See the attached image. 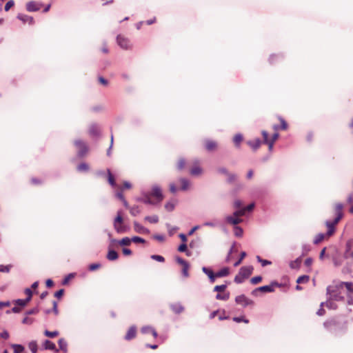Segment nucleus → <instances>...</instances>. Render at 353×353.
Here are the masks:
<instances>
[{
	"mask_svg": "<svg viewBox=\"0 0 353 353\" xmlns=\"http://www.w3.org/2000/svg\"><path fill=\"white\" fill-rule=\"evenodd\" d=\"M170 307L172 312L177 314H181L184 311V307L181 303H174L171 305Z\"/></svg>",
	"mask_w": 353,
	"mask_h": 353,
	"instance_id": "obj_20",
	"label": "nucleus"
},
{
	"mask_svg": "<svg viewBox=\"0 0 353 353\" xmlns=\"http://www.w3.org/2000/svg\"><path fill=\"white\" fill-rule=\"evenodd\" d=\"M29 302V301H27V299H17L16 301H15V303L17 305H19L21 307H24L27 305V303Z\"/></svg>",
	"mask_w": 353,
	"mask_h": 353,
	"instance_id": "obj_47",
	"label": "nucleus"
},
{
	"mask_svg": "<svg viewBox=\"0 0 353 353\" xmlns=\"http://www.w3.org/2000/svg\"><path fill=\"white\" fill-rule=\"evenodd\" d=\"M131 242H132L131 239H130L128 237H124L119 241V243L120 245L128 246L130 245Z\"/></svg>",
	"mask_w": 353,
	"mask_h": 353,
	"instance_id": "obj_38",
	"label": "nucleus"
},
{
	"mask_svg": "<svg viewBox=\"0 0 353 353\" xmlns=\"http://www.w3.org/2000/svg\"><path fill=\"white\" fill-rule=\"evenodd\" d=\"M14 353H22L24 350V347L21 345L12 344L11 345Z\"/></svg>",
	"mask_w": 353,
	"mask_h": 353,
	"instance_id": "obj_28",
	"label": "nucleus"
},
{
	"mask_svg": "<svg viewBox=\"0 0 353 353\" xmlns=\"http://www.w3.org/2000/svg\"><path fill=\"white\" fill-rule=\"evenodd\" d=\"M202 270H203V272L206 275H208V277H209V276H212V275L214 274V272H213V271H212V270H210V269H209V268H205V267H203V268H202Z\"/></svg>",
	"mask_w": 353,
	"mask_h": 353,
	"instance_id": "obj_59",
	"label": "nucleus"
},
{
	"mask_svg": "<svg viewBox=\"0 0 353 353\" xmlns=\"http://www.w3.org/2000/svg\"><path fill=\"white\" fill-rule=\"evenodd\" d=\"M343 208L344 205L341 203H336L333 205L332 212L334 216L333 220H328L325 221V225L327 227L326 234L320 233L318 234L314 239V243L319 244L322 242L326 236H331L335 232V227L343 216Z\"/></svg>",
	"mask_w": 353,
	"mask_h": 353,
	"instance_id": "obj_2",
	"label": "nucleus"
},
{
	"mask_svg": "<svg viewBox=\"0 0 353 353\" xmlns=\"http://www.w3.org/2000/svg\"><path fill=\"white\" fill-rule=\"evenodd\" d=\"M310 281V276L307 275H303L299 276L297 280L296 283H307Z\"/></svg>",
	"mask_w": 353,
	"mask_h": 353,
	"instance_id": "obj_32",
	"label": "nucleus"
},
{
	"mask_svg": "<svg viewBox=\"0 0 353 353\" xmlns=\"http://www.w3.org/2000/svg\"><path fill=\"white\" fill-rule=\"evenodd\" d=\"M151 258L155 261H159V262H164L165 261L164 257L161 255L153 254L151 256Z\"/></svg>",
	"mask_w": 353,
	"mask_h": 353,
	"instance_id": "obj_50",
	"label": "nucleus"
},
{
	"mask_svg": "<svg viewBox=\"0 0 353 353\" xmlns=\"http://www.w3.org/2000/svg\"><path fill=\"white\" fill-rule=\"evenodd\" d=\"M141 332L143 334H152L154 338H157L158 336L157 331L152 326H143L141 327Z\"/></svg>",
	"mask_w": 353,
	"mask_h": 353,
	"instance_id": "obj_15",
	"label": "nucleus"
},
{
	"mask_svg": "<svg viewBox=\"0 0 353 353\" xmlns=\"http://www.w3.org/2000/svg\"><path fill=\"white\" fill-rule=\"evenodd\" d=\"M234 234L236 236H241L243 234V230L239 226L234 227Z\"/></svg>",
	"mask_w": 353,
	"mask_h": 353,
	"instance_id": "obj_52",
	"label": "nucleus"
},
{
	"mask_svg": "<svg viewBox=\"0 0 353 353\" xmlns=\"http://www.w3.org/2000/svg\"><path fill=\"white\" fill-rule=\"evenodd\" d=\"M134 230L136 232L140 234H148L150 232L149 230L141 225L137 221H134L133 223Z\"/></svg>",
	"mask_w": 353,
	"mask_h": 353,
	"instance_id": "obj_18",
	"label": "nucleus"
},
{
	"mask_svg": "<svg viewBox=\"0 0 353 353\" xmlns=\"http://www.w3.org/2000/svg\"><path fill=\"white\" fill-rule=\"evenodd\" d=\"M34 321V319L32 318H29L28 316H26L23 321H22V323L23 324H27V325H31Z\"/></svg>",
	"mask_w": 353,
	"mask_h": 353,
	"instance_id": "obj_57",
	"label": "nucleus"
},
{
	"mask_svg": "<svg viewBox=\"0 0 353 353\" xmlns=\"http://www.w3.org/2000/svg\"><path fill=\"white\" fill-rule=\"evenodd\" d=\"M118 254L114 250H109L107 254V259L110 261H114L118 259Z\"/></svg>",
	"mask_w": 353,
	"mask_h": 353,
	"instance_id": "obj_25",
	"label": "nucleus"
},
{
	"mask_svg": "<svg viewBox=\"0 0 353 353\" xmlns=\"http://www.w3.org/2000/svg\"><path fill=\"white\" fill-rule=\"evenodd\" d=\"M185 166V161L184 159H180L177 163L176 167L179 170H183Z\"/></svg>",
	"mask_w": 353,
	"mask_h": 353,
	"instance_id": "obj_44",
	"label": "nucleus"
},
{
	"mask_svg": "<svg viewBox=\"0 0 353 353\" xmlns=\"http://www.w3.org/2000/svg\"><path fill=\"white\" fill-rule=\"evenodd\" d=\"M279 287L280 285L276 282H272L270 285H264L254 289L252 292L253 296H258L259 292L268 293L274 291V287Z\"/></svg>",
	"mask_w": 353,
	"mask_h": 353,
	"instance_id": "obj_6",
	"label": "nucleus"
},
{
	"mask_svg": "<svg viewBox=\"0 0 353 353\" xmlns=\"http://www.w3.org/2000/svg\"><path fill=\"white\" fill-rule=\"evenodd\" d=\"M227 286L226 285H216L214 288V291L216 292H224L226 289Z\"/></svg>",
	"mask_w": 353,
	"mask_h": 353,
	"instance_id": "obj_53",
	"label": "nucleus"
},
{
	"mask_svg": "<svg viewBox=\"0 0 353 353\" xmlns=\"http://www.w3.org/2000/svg\"><path fill=\"white\" fill-rule=\"evenodd\" d=\"M42 3L34 1H29L26 3V10L28 12H36L39 10L42 7Z\"/></svg>",
	"mask_w": 353,
	"mask_h": 353,
	"instance_id": "obj_13",
	"label": "nucleus"
},
{
	"mask_svg": "<svg viewBox=\"0 0 353 353\" xmlns=\"http://www.w3.org/2000/svg\"><path fill=\"white\" fill-rule=\"evenodd\" d=\"M261 134H262V137L263 138V143L268 145L269 150L271 151L273 148L274 142L279 138V134L277 132L274 133L271 138H269L268 133L265 130H263L261 132Z\"/></svg>",
	"mask_w": 353,
	"mask_h": 353,
	"instance_id": "obj_5",
	"label": "nucleus"
},
{
	"mask_svg": "<svg viewBox=\"0 0 353 353\" xmlns=\"http://www.w3.org/2000/svg\"><path fill=\"white\" fill-rule=\"evenodd\" d=\"M176 262L182 266V274L185 277L189 276L188 270L190 269L189 263L181 257L176 258Z\"/></svg>",
	"mask_w": 353,
	"mask_h": 353,
	"instance_id": "obj_12",
	"label": "nucleus"
},
{
	"mask_svg": "<svg viewBox=\"0 0 353 353\" xmlns=\"http://www.w3.org/2000/svg\"><path fill=\"white\" fill-rule=\"evenodd\" d=\"M254 268L252 266L242 267L234 277V282L236 283H243L245 279H248L252 273Z\"/></svg>",
	"mask_w": 353,
	"mask_h": 353,
	"instance_id": "obj_3",
	"label": "nucleus"
},
{
	"mask_svg": "<svg viewBox=\"0 0 353 353\" xmlns=\"http://www.w3.org/2000/svg\"><path fill=\"white\" fill-rule=\"evenodd\" d=\"M242 141H243V137L240 134H236L233 138V142L236 147H239Z\"/></svg>",
	"mask_w": 353,
	"mask_h": 353,
	"instance_id": "obj_26",
	"label": "nucleus"
},
{
	"mask_svg": "<svg viewBox=\"0 0 353 353\" xmlns=\"http://www.w3.org/2000/svg\"><path fill=\"white\" fill-rule=\"evenodd\" d=\"M63 293H64V290L61 289L55 292L54 296L59 299L63 295Z\"/></svg>",
	"mask_w": 353,
	"mask_h": 353,
	"instance_id": "obj_63",
	"label": "nucleus"
},
{
	"mask_svg": "<svg viewBox=\"0 0 353 353\" xmlns=\"http://www.w3.org/2000/svg\"><path fill=\"white\" fill-rule=\"evenodd\" d=\"M230 298V293L227 292L224 294H217L216 296V299L217 300H223L227 301Z\"/></svg>",
	"mask_w": 353,
	"mask_h": 353,
	"instance_id": "obj_40",
	"label": "nucleus"
},
{
	"mask_svg": "<svg viewBox=\"0 0 353 353\" xmlns=\"http://www.w3.org/2000/svg\"><path fill=\"white\" fill-rule=\"evenodd\" d=\"M130 212L132 216H135L141 213V210L139 206L134 205L130 208Z\"/></svg>",
	"mask_w": 353,
	"mask_h": 353,
	"instance_id": "obj_37",
	"label": "nucleus"
},
{
	"mask_svg": "<svg viewBox=\"0 0 353 353\" xmlns=\"http://www.w3.org/2000/svg\"><path fill=\"white\" fill-rule=\"evenodd\" d=\"M150 195L155 199L157 203H159L163 199L161 189L157 185L152 188Z\"/></svg>",
	"mask_w": 353,
	"mask_h": 353,
	"instance_id": "obj_11",
	"label": "nucleus"
},
{
	"mask_svg": "<svg viewBox=\"0 0 353 353\" xmlns=\"http://www.w3.org/2000/svg\"><path fill=\"white\" fill-rule=\"evenodd\" d=\"M257 260L259 262H260L261 263V265L263 267L267 265H270L272 263L271 261H268V260H265V259H262L260 256H257L256 257Z\"/></svg>",
	"mask_w": 353,
	"mask_h": 353,
	"instance_id": "obj_49",
	"label": "nucleus"
},
{
	"mask_svg": "<svg viewBox=\"0 0 353 353\" xmlns=\"http://www.w3.org/2000/svg\"><path fill=\"white\" fill-rule=\"evenodd\" d=\"M261 281H262V277L261 276H257L252 277L250 279V283L252 285H256V284L259 283Z\"/></svg>",
	"mask_w": 353,
	"mask_h": 353,
	"instance_id": "obj_45",
	"label": "nucleus"
},
{
	"mask_svg": "<svg viewBox=\"0 0 353 353\" xmlns=\"http://www.w3.org/2000/svg\"><path fill=\"white\" fill-rule=\"evenodd\" d=\"M350 245H351V243L350 242H347V244H346L347 250H346V252L345 253V257H347V258H348V257L353 258V251L352 252H350L349 251Z\"/></svg>",
	"mask_w": 353,
	"mask_h": 353,
	"instance_id": "obj_46",
	"label": "nucleus"
},
{
	"mask_svg": "<svg viewBox=\"0 0 353 353\" xmlns=\"http://www.w3.org/2000/svg\"><path fill=\"white\" fill-rule=\"evenodd\" d=\"M217 143L214 141L208 139L205 141V148L209 152L214 151L217 149Z\"/></svg>",
	"mask_w": 353,
	"mask_h": 353,
	"instance_id": "obj_17",
	"label": "nucleus"
},
{
	"mask_svg": "<svg viewBox=\"0 0 353 353\" xmlns=\"http://www.w3.org/2000/svg\"><path fill=\"white\" fill-rule=\"evenodd\" d=\"M216 274L218 278L226 276L230 274V269L228 268H223L216 272Z\"/></svg>",
	"mask_w": 353,
	"mask_h": 353,
	"instance_id": "obj_23",
	"label": "nucleus"
},
{
	"mask_svg": "<svg viewBox=\"0 0 353 353\" xmlns=\"http://www.w3.org/2000/svg\"><path fill=\"white\" fill-rule=\"evenodd\" d=\"M301 263V259L300 258L296 259V260L291 261L290 263V266L292 269H296L299 268Z\"/></svg>",
	"mask_w": 353,
	"mask_h": 353,
	"instance_id": "obj_33",
	"label": "nucleus"
},
{
	"mask_svg": "<svg viewBox=\"0 0 353 353\" xmlns=\"http://www.w3.org/2000/svg\"><path fill=\"white\" fill-rule=\"evenodd\" d=\"M131 241H132V242H134V243H144L145 242V239H143V238H141L139 236H134L131 239Z\"/></svg>",
	"mask_w": 353,
	"mask_h": 353,
	"instance_id": "obj_54",
	"label": "nucleus"
},
{
	"mask_svg": "<svg viewBox=\"0 0 353 353\" xmlns=\"http://www.w3.org/2000/svg\"><path fill=\"white\" fill-rule=\"evenodd\" d=\"M202 173V169L200 168L199 163L196 161L190 170V174L194 176L199 175Z\"/></svg>",
	"mask_w": 353,
	"mask_h": 353,
	"instance_id": "obj_21",
	"label": "nucleus"
},
{
	"mask_svg": "<svg viewBox=\"0 0 353 353\" xmlns=\"http://www.w3.org/2000/svg\"><path fill=\"white\" fill-rule=\"evenodd\" d=\"M233 320L235 322L240 323V322H244L245 323H248L249 321L248 319H244L243 316L241 317H234Z\"/></svg>",
	"mask_w": 353,
	"mask_h": 353,
	"instance_id": "obj_60",
	"label": "nucleus"
},
{
	"mask_svg": "<svg viewBox=\"0 0 353 353\" xmlns=\"http://www.w3.org/2000/svg\"><path fill=\"white\" fill-rule=\"evenodd\" d=\"M235 302L237 304L241 305L243 307L254 305V301L250 299L249 298H248L247 296H245L244 294L237 296L235 298Z\"/></svg>",
	"mask_w": 353,
	"mask_h": 353,
	"instance_id": "obj_8",
	"label": "nucleus"
},
{
	"mask_svg": "<svg viewBox=\"0 0 353 353\" xmlns=\"http://www.w3.org/2000/svg\"><path fill=\"white\" fill-rule=\"evenodd\" d=\"M248 144L254 150H256L258 149L261 144V141L259 139H254L253 141H248Z\"/></svg>",
	"mask_w": 353,
	"mask_h": 353,
	"instance_id": "obj_22",
	"label": "nucleus"
},
{
	"mask_svg": "<svg viewBox=\"0 0 353 353\" xmlns=\"http://www.w3.org/2000/svg\"><path fill=\"white\" fill-rule=\"evenodd\" d=\"M246 253L245 252H242L241 253V256L239 259L234 264L235 267L239 265L241 263L242 260L245 257Z\"/></svg>",
	"mask_w": 353,
	"mask_h": 353,
	"instance_id": "obj_55",
	"label": "nucleus"
},
{
	"mask_svg": "<svg viewBox=\"0 0 353 353\" xmlns=\"http://www.w3.org/2000/svg\"><path fill=\"white\" fill-rule=\"evenodd\" d=\"M324 326L328 330H332L333 327H340L341 322L339 317H333L327 320L324 323Z\"/></svg>",
	"mask_w": 353,
	"mask_h": 353,
	"instance_id": "obj_10",
	"label": "nucleus"
},
{
	"mask_svg": "<svg viewBox=\"0 0 353 353\" xmlns=\"http://www.w3.org/2000/svg\"><path fill=\"white\" fill-rule=\"evenodd\" d=\"M327 293L330 298L336 301L345 298L349 303H352L353 296V283L352 282H333L327 288Z\"/></svg>",
	"mask_w": 353,
	"mask_h": 353,
	"instance_id": "obj_1",
	"label": "nucleus"
},
{
	"mask_svg": "<svg viewBox=\"0 0 353 353\" xmlns=\"http://www.w3.org/2000/svg\"><path fill=\"white\" fill-rule=\"evenodd\" d=\"M100 267H101L100 263H92L89 265L88 269L90 271H94V270L99 269Z\"/></svg>",
	"mask_w": 353,
	"mask_h": 353,
	"instance_id": "obj_56",
	"label": "nucleus"
},
{
	"mask_svg": "<svg viewBox=\"0 0 353 353\" xmlns=\"http://www.w3.org/2000/svg\"><path fill=\"white\" fill-rule=\"evenodd\" d=\"M143 202L145 204H152L154 205L157 203L156 201L152 200V196L150 195V194H148L145 196V197L143 199Z\"/></svg>",
	"mask_w": 353,
	"mask_h": 353,
	"instance_id": "obj_29",
	"label": "nucleus"
},
{
	"mask_svg": "<svg viewBox=\"0 0 353 353\" xmlns=\"http://www.w3.org/2000/svg\"><path fill=\"white\" fill-rule=\"evenodd\" d=\"M14 1L13 0L8 1L5 6V8H4L6 12L8 11L12 7L14 6Z\"/></svg>",
	"mask_w": 353,
	"mask_h": 353,
	"instance_id": "obj_51",
	"label": "nucleus"
},
{
	"mask_svg": "<svg viewBox=\"0 0 353 353\" xmlns=\"http://www.w3.org/2000/svg\"><path fill=\"white\" fill-rule=\"evenodd\" d=\"M77 169L80 172H85L89 170V165L85 163H82L78 165Z\"/></svg>",
	"mask_w": 353,
	"mask_h": 353,
	"instance_id": "obj_41",
	"label": "nucleus"
},
{
	"mask_svg": "<svg viewBox=\"0 0 353 353\" xmlns=\"http://www.w3.org/2000/svg\"><path fill=\"white\" fill-rule=\"evenodd\" d=\"M114 228L117 233H123L128 230L127 226L123 224L121 212L119 211L114 220Z\"/></svg>",
	"mask_w": 353,
	"mask_h": 353,
	"instance_id": "obj_4",
	"label": "nucleus"
},
{
	"mask_svg": "<svg viewBox=\"0 0 353 353\" xmlns=\"http://www.w3.org/2000/svg\"><path fill=\"white\" fill-rule=\"evenodd\" d=\"M25 294L27 295V298H26L27 301H30L31 300L32 296V292L31 291L30 289L26 288L25 290Z\"/></svg>",
	"mask_w": 353,
	"mask_h": 353,
	"instance_id": "obj_58",
	"label": "nucleus"
},
{
	"mask_svg": "<svg viewBox=\"0 0 353 353\" xmlns=\"http://www.w3.org/2000/svg\"><path fill=\"white\" fill-rule=\"evenodd\" d=\"M74 144L77 150V155L80 157H84L88 152V146L85 142L82 140H75Z\"/></svg>",
	"mask_w": 353,
	"mask_h": 353,
	"instance_id": "obj_7",
	"label": "nucleus"
},
{
	"mask_svg": "<svg viewBox=\"0 0 353 353\" xmlns=\"http://www.w3.org/2000/svg\"><path fill=\"white\" fill-rule=\"evenodd\" d=\"M180 182L181 183V189L182 190H187L188 189V188H189L190 182L187 179H185L184 178L180 179Z\"/></svg>",
	"mask_w": 353,
	"mask_h": 353,
	"instance_id": "obj_31",
	"label": "nucleus"
},
{
	"mask_svg": "<svg viewBox=\"0 0 353 353\" xmlns=\"http://www.w3.org/2000/svg\"><path fill=\"white\" fill-rule=\"evenodd\" d=\"M28 347L32 353H37V343L33 341L29 343Z\"/></svg>",
	"mask_w": 353,
	"mask_h": 353,
	"instance_id": "obj_36",
	"label": "nucleus"
},
{
	"mask_svg": "<svg viewBox=\"0 0 353 353\" xmlns=\"http://www.w3.org/2000/svg\"><path fill=\"white\" fill-rule=\"evenodd\" d=\"M136 336H137V327H136V326L132 325L128 329V330L125 336V339L127 341H130V340L134 339L136 337Z\"/></svg>",
	"mask_w": 353,
	"mask_h": 353,
	"instance_id": "obj_16",
	"label": "nucleus"
},
{
	"mask_svg": "<svg viewBox=\"0 0 353 353\" xmlns=\"http://www.w3.org/2000/svg\"><path fill=\"white\" fill-rule=\"evenodd\" d=\"M278 119L281 123L280 129L282 130H286L288 128L287 122L281 117H279Z\"/></svg>",
	"mask_w": 353,
	"mask_h": 353,
	"instance_id": "obj_34",
	"label": "nucleus"
},
{
	"mask_svg": "<svg viewBox=\"0 0 353 353\" xmlns=\"http://www.w3.org/2000/svg\"><path fill=\"white\" fill-rule=\"evenodd\" d=\"M278 59H279V57L277 55L272 54L270 57L269 61H270V63H274L276 61V60Z\"/></svg>",
	"mask_w": 353,
	"mask_h": 353,
	"instance_id": "obj_64",
	"label": "nucleus"
},
{
	"mask_svg": "<svg viewBox=\"0 0 353 353\" xmlns=\"http://www.w3.org/2000/svg\"><path fill=\"white\" fill-rule=\"evenodd\" d=\"M144 219L151 223H157L159 222V216L157 215L147 216Z\"/></svg>",
	"mask_w": 353,
	"mask_h": 353,
	"instance_id": "obj_27",
	"label": "nucleus"
},
{
	"mask_svg": "<svg viewBox=\"0 0 353 353\" xmlns=\"http://www.w3.org/2000/svg\"><path fill=\"white\" fill-rule=\"evenodd\" d=\"M108 179L109 183L112 186H115V185H116L115 179L110 170H108Z\"/></svg>",
	"mask_w": 353,
	"mask_h": 353,
	"instance_id": "obj_35",
	"label": "nucleus"
},
{
	"mask_svg": "<svg viewBox=\"0 0 353 353\" xmlns=\"http://www.w3.org/2000/svg\"><path fill=\"white\" fill-rule=\"evenodd\" d=\"M11 268H12L11 265H0V272H9Z\"/></svg>",
	"mask_w": 353,
	"mask_h": 353,
	"instance_id": "obj_48",
	"label": "nucleus"
},
{
	"mask_svg": "<svg viewBox=\"0 0 353 353\" xmlns=\"http://www.w3.org/2000/svg\"><path fill=\"white\" fill-rule=\"evenodd\" d=\"M246 209L245 208H241L239 210H236L234 212V216H244L246 213Z\"/></svg>",
	"mask_w": 353,
	"mask_h": 353,
	"instance_id": "obj_42",
	"label": "nucleus"
},
{
	"mask_svg": "<svg viewBox=\"0 0 353 353\" xmlns=\"http://www.w3.org/2000/svg\"><path fill=\"white\" fill-rule=\"evenodd\" d=\"M17 19L21 21L23 23H28L30 25H33L34 23V18L26 14H19L17 15Z\"/></svg>",
	"mask_w": 353,
	"mask_h": 353,
	"instance_id": "obj_14",
	"label": "nucleus"
},
{
	"mask_svg": "<svg viewBox=\"0 0 353 353\" xmlns=\"http://www.w3.org/2000/svg\"><path fill=\"white\" fill-rule=\"evenodd\" d=\"M44 334L49 338H54L59 335V332L58 331L51 332V331L46 330L44 332Z\"/></svg>",
	"mask_w": 353,
	"mask_h": 353,
	"instance_id": "obj_39",
	"label": "nucleus"
},
{
	"mask_svg": "<svg viewBox=\"0 0 353 353\" xmlns=\"http://www.w3.org/2000/svg\"><path fill=\"white\" fill-rule=\"evenodd\" d=\"M117 41L118 45L124 50H128L131 48L129 39L123 35L119 34L117 37Z\"/></svg>",
	"mask_w": 353,
	"mask_h": 353,
	"instance_id": "obj_9",
	"label": "nucleus"
},
{
	"mask_svg": "<svg viewBox=\"0 0 353 353\" xmlns=\"http://www.w3.org/2000/svg\"><path fill=\"white\" fill-rule=\"evenodd\" d=\"M178 251L180 252H184L187 251V245L185 243H183L178 248Z\"/></svg>",
	"mask_w": 353,
	"mask_h": 353,
	"instance_id": "obj_61",
	"label": "nucleus"
},
{
	"mask_svg": "<svg viewBox=\"0 0 353 353\" xmlns=\"http://www.w3.org/2000/svg\"><path fill=\"white\" fill-rule=\"evenodd\" d=\"M39 312V309L35 307L26 312L27 315L36 314Z\"/></svg>",
	"mask_w": 353,
	"mask_h": 353,
	"instance_id": "obj_62",
	"label": "nucleus"
},
{
	"mask_svg": "<svg viewBox=\"0 0 353 353\" xmlns=\"http://www.w3.org/2000/svg\"><path fill=\"white\" fill-rule=\"evenodd\" d=\"M174 206H175V203H173L172 201H169V202L165 203V210L167 211L171 212V211H172L174 209Z\"/></svg>",
	"mask_w": 353,
	"mask_h": 353,
	"instance_id": "obj_43",
	"label": "nucleus"
},
{
	"mask_svg": "<svg viewBox=\"0 0 353 353\" xmlns=\"http://www.w3.org/2000/svg\"><path fill=\"white\" fill-rule=\"evenodd\" d=\"M44 347L46 350H54L56 348L55 344L49 340H46L44 343Z\"/></svg>",
	"mask_w": 353,
	"mask_h": 353,
	"instance_id": "obj_30",
	"label": "nucleus"
},
{
	"mask_svg": "<svg viewBox=\"0 0 353 353\" xmlns=\"http://www.w3.org/2000/svg\"><path fill=\"white\" fill-rule=\"evenodd\" d=\"M59 347L61 350L63 352H67L68 351V343L64 339H60L59 340Z\"/></svg>",
	"mask_w": 353,
	"mask_h": 353,
	"instance_id": "obj_24",
	"label": "nucleus"
},
{
	"mask_svg": "<svg viewBox=\"0 0 353 353\" xmlns=\"http://www.w3.org/2000/svg\"><path fill=\"white\" fill-rule=\"evenodd\" d=\"M242 219L239 216H229L226 217V221L232 225H236L242 222Z\"/></svg>",
	"mask_w": 353,
	"mask_h": 353,
	"instance_id": "obj_19",
	"label": "nucleus"
}]
</instances>
